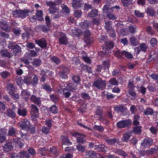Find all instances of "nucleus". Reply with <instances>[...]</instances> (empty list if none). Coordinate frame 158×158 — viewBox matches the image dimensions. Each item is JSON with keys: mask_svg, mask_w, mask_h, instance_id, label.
<instances>
[{"mask_svg": "<svg viewBox=\"0 0 158 158\" xmlns=\"http://www.w3.org/2000/svg\"><path fill=\"white\" fill-rule=\"evenodd\" d=\"M107 148L106 147L105 145L101 144L98 145L95 149L98 151H101L103 152H106V151Z\"/></svg>", "mask_w": 158, "mask_h": 158, "instance_id": "obj_31", "label": "nucleus"}, {"mask_svg": "<svg viewBox=\"0 0 158 158\" xmlns=\"http://www.w3.org/2000/svg\"><path fill=\"white\" fill-rule=\"evenodd\" d=\"M17 137L18 140L22 139L23 140L28 139L27 135V133L23 134L20 131H19V135H17Z\"/></svg>", "mask_w": 158, "mask_h": 158, "instance_id": "obj_23", "label": "nucleus"}, {"mask_svg": "<svg viewBox=\"0 0 158 158\" xmlns=\"http://www.w3.org/2000/svg\"><path fill=\"white\" fill-rule=\"evenodd\" d=\"M130 41L131 45L134 46H136L139 44V42L137 39L134 36L131 37L130 38Z\"/></svg>", "mask_w": 158, "mask_h": 158, "instance_id": "obj_28", "label": "nucleus"}, {"mask_svg": "<svg viewBox=\"0 0 158 158\" xmlns=\"http://www.w3.org/2000/svg\"><path fill=\"white\" fill-rule=\"evenodd\" d=\"M98 10L96 9L92 10L88 14L89 17L94 18L96 17L98 15Z\"/></svg>", "mask_w": 158, "mask_h": 158, "instance_id": "obj_39", "label": "nucleus"}, {"mask_svg": "<svg viewBox=\"0 0 158 158\" xmlns=\"http://www.w3.org/2000/svg\"><path fill=\"white\" fill-rule=\"evenodd\" d=\"M139 47L141 51L144 52H146L148 47L145 43H142L140 44Z\"/></svg>", "mask_w": 158, "mask_h": 158, "instance_id": "obj_51", "label": "nucleus"}, {"mask_svg": "<svg viewBox=\"0 0 158 158\" xmlns=\"http://www.w3.org/2000/svg\"><path fill=\"white\" fill-rule=\"evenodd\" d=\"M18 114L20 116L25 117L27 115V111L25 109H19L18 110Z\"/></svg>", "mask_w": 158, "mask_h": 158, "instance_id": "obj_33", "label": "nucleus"}, {"mask_svg": "<svg viewBox=\"0 0 158 158\" xmlns=\"http://www.w3.org/2000/svg\"><path fill=\"white\" fill-rule=\"evenodd\" d=\"M115 152L116 154L123 156L124 158L127 156L128 155V153L125 152L122 149H117L115 151Z\"/></svg>", "mask_w": 158, "mask_h": 158, "instance_id": "obj_21", "label": "nucleus"}, {"mask_svg": "<svg viewBox=\"0 0 158 158\" xmlns=\"http://www.w3.org/2000/svg\"><path fill=\"white\" fill-rule=\"evenodd\" d=\"M60 70L58 72V74L62 78L67 79L68 78V75L70 72L69 69L64 65H61L59 67Z\"/></svg>", "mask_w": 158, "mask_h": 158, "instance_id": "obj_2", "label": "nucleus"}, {"mask_svg": "<svg viewBox=\"0 0 158 158\" xmlns=\"http://www.w3.org/2000/svg\"><path fill=\"white\" fill-rule=\"evenodd\" d=\"M29 10H23L20 9L16 10L13 12V15L15 18H21L23 19L25 18L28 15Z\"/></svg>", "mask_w": 158, "mask_h": 158, "instance_id": "obj_1", "label": "nucleus"}, {"mask_svg": "<svg viewBox=\"0 0 158 158\" xmlns=\"http://www.w3.org/2000/svg\"><path fill=\"white\" fill-rule=\"evenodd\" d=\"M81 96L82 98L85 100L89 101L90 99V97L88 93H82L81 94Z\"/></svg>", "mask_w": 158, "mask_h": 158, "instance_id": "obj_43", "label": "nucleus"}, {"mask_svg": "<svg viewBox=\"0 0 158 158\" xmlns=\"http://www.w3.org/2000/svg\"><path fill=\"white\" fill-rule=\"evenodd\" d=\"M140 118L139 115H135L133 117V124L135 126H137L139 124V121Z\"/></svg>", "mask_w": 158, "mask_h": 158, "instance_id": "obj_30", "label": "nucleus"}, {"mask_svg": "<svg viewBox=\"0 0 158 158\" xmlns=\"http://www.w3.org/2000/svg\"><path fill=\"white\" fill-rule=\"evenodd\" d=\"M147 13L152 16H154L155 14V12L154 10L152 7H148L147 8Z\"/></svg>", "mask_w": 158, "mask_h": 158, "instance_id": "obj_47", "label": "nucleus"}, {"mask_svg": "<svg viewBox=\"0 0 158 158\" xmlns=\"http://www.w3.org/2000/svg\"><path fill=\"white\" fill-rule=\"evenodd\" d=\"M55 37L59 38V43L61 44H67L68 43V39L64 33L56 32L55 33Z\"/></svg>", "mask_w": 158, "mask_h": 158, "instance_id": "obj_3", "label": "nucleus"}, {"mask_svg": "<svg viewBox=\"0 0 158 158\" xmlns=\"http://www.w3.org/2000/svg\"><path fill=\"white\" fill-rule=\"evenodd\" d=\"M80 25L82 28L85 29L88 27L89 23L87 21L85 20L84 22L80 23Z\"/></svg>", "mask_w": 158, "mask_h": 158, "instance_id": "obj_50", "label": "nucleus"}, {"mask_svg": "<svg viewBox=\"0 0 158 158\" xmlns=\"http://www.w3.org/2000/svg\"><path fill=\"white\" fill-rule=\"evenodd\" d=\"M18 156H19L20 158H29L30 156L29 153L27 152L22 151L19 152L18 154Z\"/></svg>", "mask_w": 158, "mask_h": 158, "instance_id": "obj_24", "label": "nucleus"}, {"mask_svg": "<svg viewBox=\"0 0 158 158\" xmlns=\"http://www.w3.org/2000/svg\"><path fill=\"white\" fill-rule=\"evenodd\" d=\"M68 90L66 88H64L62 89L63 94L64 97L66 98H69L71 95V93L69 92H65V91Z\"/></svg>", "mask_w": 158, "mask_h": 158, "instance_id": "obj_54", "label": "nucleus"}, {"mask_svg": "<svg viewBox=\"0 0 158 158\" xmlns=\"http://www.w3.org/2000/svg\"><path fill=\"white\" fill-rule=\"evenodd\" d=\"M0 53L2 57H4L10 59L13 56V54L8 51L6 49H3L0 50Z\"/></svg>", "mask_w": 158, "mask_h": 158, "instance_id": "obj_12", "label": "nucleus"}, {"mask_svg": "<svg viewBox=\"0 0 158 158\" xmlns=\"http://www.w3.org/2000/svg\"><path fill=\"white\" fill-rule=\"evenodd\" d=\"M50 129L51 128L48 127L44 126L42 128L41 131L43 133L47 135L49 133Z\"/></svg>", "mask_w": 158, "mask_h": 158, "instance_id": "obj_55", "label": "nucleus"}, {"mask_svg": "<svg viewBox=\"0 0 158 158\" xmlns=\"http://www.w3.org/2000/svg\"><path fill=\"white\" fill-rule=\"evenodd\" d=\"M21 95L23 99L26 101H27L30 95V94L27 89H23L21 92Z\"/></svg>", "mask_w": 158, "mask_h": 158, "instance_id": "obj_16", "label": "nucleus"}, {"mask_svg": "<svg viewBox=\"0 0 158 158\" xmlns=\"http://www.w3.org/2000/svg\"><path fill=\"white\" fill-rule=\"evenodd\" d=\"M82 0H73L72 6L74 8L77 9L80 7L82 5Z\"/></svg>", "mask_w": 158, "mask_h": 158, "instance_id": "obj_20", "label": "nucleus"}, {"mask_svg": "<svg viewBox=\"0 0 158 158\" xmlns=\"http://www.w3.org/2000/svg\"><path fill=\"white\" fill-rule=\"evenodd\" d=\"M38 77L37 75H34V77L33 78L32 81V83H31L32 84L34 85V86H35L38 83Z\"/></svg>", "mask_w": 158, "mask_h": 158, "instance_id": "obj_61", "label": "nucleus"}, {"mask_svg": "<svg viewBox=\"0 0 158 158\" xmlns=\"http://www.w3.org/2000/svg\"><path fill=\"white\" fill-rule=\"evenodd\" d=\"M131 136V135L128 133H125L123 135L122 140L123 142H127L129 140Z\"/></svg>", "mask_w": 158, "mask_h": 158, "instance_id": "obj_42", "label": "nucleus"}, {"mask_svg": "<svg viewBox=\"0 0 158 158\" xmlns=\"http://www.w3.org/2000/svg\"><path fill=\"white\" fill-rule=\"evenodd\" d=\"M106 16L108 18L111 20H114L117 19L116 16L111 13L110 12L107 14Z\"/></svg>", "mask_w": 158, "mask_h": 158, "instance_id": "obj_62", "label": "nucleus"}, {"mask_svg": "<svg viewBox=\"0 0 158 158\" xmlns=\"http://www.w3.org/2000/svg\"><path fill=\"white\" fill-rule=\"evenodd\" d=\"M72 79L73 81L77 85L80 84L81 79L80 77L78 75H74L72 77Z\"/></svg>", "mask_w": 158, "mask_h": 158, "instance_id": "obj_38", "label": "nucleus"}, {"mask_svg": "<svg viewBox=\"0 0 158 158\" xmlns=\"http://www.w3.org/2000/svg\"><path fill=\"white\" fill-rule=\"evenodd\" d=\"M42 89L47 92H51L52 91L51 86L47 83H45L42 85Z\"/></svg>", "mask_w": 158, "mask_h": 158, "instance_id": "obj_32", "label": "nucleus"}, {"mask_svg": "<svg viewBox=\"0 0 158 158\" xmlns=\"http://www.w3.org/2000/svg\"><path fill=\"white\" fill-rule=\"evenodd\" d=\"M35 43L42 48H44L47 47V44L44 38H43L39 40H35Z\"/></svg>", "mask_w": 158, "mask_h": 158, "instance_id": "obj_13", "label": "nucleus"}, {"mask_svg": "<svg viewBox=\"0 0 158 158\" xmlns=\"http://www.w3.org/2000/svg\"><path fill=\"white\" fill-rule=\"evenodd\" d=\"M86 154L89 157V158H94L96 156V152L92 151L87 152H86Z\"/></svg>", "mask_w": 158, "mask_h": 158, "instance_id": "obj_40", "label": "nucleus"}, {"mask_svg": "<svg viewBox=\"0 0 158 158\" xmlns=\"http://www.w3.org/2000/svg\"><path fill=\"white\" fill-rule=\"evenodd\" d=\"M72 32L74 35L77 37L80 36L82 33L81 30L78 28H75L72 30Z\"/></svg>", "mask_w": 158, "mask_h": 158, "instance_id": "obj_26", "label": "nucleus"}, {"mask_svg": "<svg viewBox=\"0 0 158 158\" xmlns=\"http://www.w3.org/2000/svg\"><path fill=\"white\" fill-rule=\"evenodd\" d=\"M106 45L107 47V49L110 50V49L113 48L114 46V43L113 41H106L105 42Z\"/></svg>", "mask_w": 158, "mask_h": 158, "instance_id": "obj_49", "label": "nucleus"}, {"mask_svg": "<svg viewBox=\"0 0 158 158\" xmlns=\"http://www.w3.org/2000/svg\"><path fill=\"white\" fill-rule=\"evenodd\" d=\"M31 114L33 120L38 117L39 110L37 107L35 105H31Z\"/></svg>", "mask_w": 158, "mask_h": 158, "instance_id": "obj_7", "label": "nucleus"}, {"mask_svg": "<svg viewBox=\"0 0 158 158\" xmlns=\"http://www.w3.org/2000/svg\"><path fill=\"white\" fill-rule=\"evenodd\" d=\"M10 73L7 71H4L0 74L2 77L3 79H5L10 75Z\"/></svg>", "mask_w": 158, "mask_h": 158, "instance_id": "obj_63", "label": "nucleus"}, {"mask_svg": "<svg viewBox=\"0 0 158 158\" xmlns=\"http://www.w3.org/2000/svg\"><path fill=\"white\" fill-rule=\"evenodd\" d=\"M0 28L6 32H9L10 30L7 22L4 20L0 21Z\"/></svg>", "mask_w": 158, "mask_h": 158, "instance_id": "obj_11", "label": "nucleus"}, {"mask_svg": "<svg viewBox=\"0 0 158 158\" xmlns=\"http://www.w3.org/2000/svg\"><path fill=\"white\" fill-rule=\"evenodd\" d=\"M153 142V140L151 138L147 137L143 139L141 145L144 148H148L152 145Z\"/></svg>", "mask_w": 158, "mask_h": 158, "instance_id": "obj_8", "label": "nucleus"}, {"mask_svg": "<svg viewBox=\"0 0 158 158\" xmlns=\"http://www.w3.org/2000/svg\"><path fill=\"white\" fill-rule=\"evenodd\" d=\"M84 40L85 42L87 45L90 44L91 42L90 40V37L91 33L90 31L86 29L84 32Z\"/></svg>", "mask_w": 158, "mask_h": 158, "instance_id": "obj_10", "label": "nucleus"}, {"mask_svg": "<svg viewBox=\"0 0 158 158\" xmlns=\"http://www.w3.org/2000/svg\"><path fill=\"white\" fill-rule=\"evenodd\" d=\"M123 56L128 59H131L133 57V56L130 53L125 51H123Z\"/></svg>", "mask_w": 158, "mask_h": 158, "instance_id": "obj_58", "label": "nucleus"}, {"mask_svg": "<svg viewBox=\"0 0 158 158\" xmlns=\"http://www.w3.org/2000/svg\"><path fill=\"white\" fill-rule=\"evenodd\" d=\"M49 11L50 13L53 14L57 12H59V9L58 8L56 7L55 6H51L49 9Z\"/></svg>", "mask_w": 158, "mask_h": 158, "instance_id": "obj_41", "label": "nucleus"}, {"mask_svg": "<svg viewBox=\"0 0 158 158\" xmlns=\"http://www.w3.org/2000/svg\"><path fill=\"white\" fill-rule=\"evenodd\" d=\"M23 82L27 84H30L32 83L31 78L30 77L26 76L24 77Z\"/></svg>", "mask_w": 158, "mask_h": 158, "instance_id": "obj_46", "label": "nucleus"}, {"mask_svg": "<svg viewBox=\"0 0 158 158\" xmlns=\"http://www.w3.org/2000/svg\"><path fill=\"white\" fill-rule=\"evenodd\" d=\"M93 85L94 87L102 90L105 88L106 82L105 81L103 80L102 79H99L95 81L93 83Z\"/></svg>", "mask_w": 158, "mask_h": 158, "instance_id": "obj_5", "label": "nucleus"}, {"mask_svg": "<svg viewBox=\"0 0 158 158\" xmlns=\"http://www.w3.org/2000/svg\"><path fill=\"white\" fill-rule=\"evenodd\" d=\"M49 152L55 156H57L59 155V152L57 149L55 147L51 148Z\"/></svg>", "mask_w": 158, "mask_h": 158, "instance_id": "obj_29", "label": "nucleus"}, {"mask_svg": "<svg viewBox=\"0 0 158 158\" xmlns=\"http://www.w3.org/2000/svg\"><path fill=\"white\" fill-rule=\"evenodd\" d=\"M41 63V61L39 59L35 58L34 59L32 64L34 66L38 67L40 65Z\"/></svg>", "mask_w": 158, "mask_h": 158, "instance_id": "obj_37", "label": "nucleus"}, {"mask_svg": "<svg viewBox=\"0 0 158 158\" xmlns=\"http://www.w3.org/2000/svg\"><path fill=\"white\" fill-rule=\"evenodd\" d=\"M155 148H151L150 150H148L145 151V153L147 155H152L156 151Z\"/></svg>", "mask_w": 158, "mask_h": 158, "instance_id": "obj_53", "label": "nucleus"}, {"mask_svg": "<svg viewBox=\"0 0 158 158\" xmlns=\"http://www.w3.org/2000/svg\"><path fill=\"white\" fill-rule=\"evenodd\" d=\"M144 114L146 115H152L154 113L153 110L150 108H147L146 110L144 112Z\"/></svg>", "mask_w": 158, "mask_h": 158, "instance_id": "obj_52", "label": "nucleus"}, {"mask_svg": "<svg viewBox=\"0 0 158 158\" xmlns=\"http://www.w3.org/2000/svg\"><path fill=\"white\" fill-rule=\"evenodd\" d=\"M123 51L121 52L118 50L115 52L114 53L115 56L118 58H122L123 56Z\"/></svg>", "mask_w": 158, "mask_h": 158, "instance_id": "obj_45", "label": "nucleus"}, {"mask_svg": "<svg viewBox=\"0 0 158 158\" xmlns=\"http://www.w3.org/2000/svg\"><path fill=\"white\" fill-rule=\"evenodd\" d=\"M51 59L56 64H59L61 61L60 59L56 56H53L51 58Z\"/></svg>", "mask_w": 158, "mask_h": 158, "instance_id": "obj_56", "label": "nucleus"}, {"mask_svg": "<svg viewBox=\"0 0 158 158\" xmlns=\"http://www.w3.org/2000/svg\"><path fill=\"white\" fill-rule=\"evenodd\" d=\"M114 109L118 113L120 112L123 113L127 110V108L123 105H120L114 106Z\"/></svg>", "mask_w": 158, "mask_h": 158, "instance_id": "obj_17", "label": "nucleus"}, {"mask_svg": "<svg viewBox=\"0 0 158 158\" xmlns=\"http://www.w3.org/2000/svg\"><path fill=\"white\" fill-rule=\"evenodd\" d=\"M13 148L12 142L10 140L6 141L4 145L2 147L3 151L5 152H9L12 151Z\"/></svg>", "mask_w": 158, "mask_h": 158, "instance_id": "obj_9", "label": "nucleus"}, {"mask_svg": "<svg viewBox=\"0 0 158 158\" xmlns=\"http://www.w3.org/2000/svg\"><path fill=\"white\" fill-rule=\"evenodd\" d=\"M105 141L110 145H114L117 142L115 139H107L105 140Z\"/></svg>", "mask_w": 158, "mask_h": 158, "instance_id": "obj_36", "label": "nucleus"}, {"mask_svg": "<svg viewBox=\"0 0 158 158\" xmlns=\"http://www.w3.org/2000/svg\"><path fill=\"white\" fill-rule=\"evenodd\" d=\"M93 129L94 130L101 132H102L104 131V127L101 125L98 126L95 125L93 127Z\"/></svg>", "mask_w": 158, "mask_h": 158, "instance_id": "obj_44", "label": "nucleus"}, {"mask_svg": "<svg viewBox=\"0 0 158 158\" xmlns=\"http://www.w3.org/2000/svg\"><path fill=\"white\" fill-rule=\"evenodd\" d=\"M111 52L110 50L106 49L105 52L100 51L98 52V55L102 57H108L110 55Z\"/></svg>", "mask_w": 158, "mask_h": 158, "instance_id": "obj_18", "label": "nucleus"}, {"mask_svg": "<svg viewBox=\"0 0 158 158\" xmlns=\"http://www.w3.org/2000/svg\"><path fill=\"white\" fill-rule=\"evenodd\" d=\"M6 112L7 116L9 117L14 118L16 116L15 112L12 109H7Z\"/></svg>", "mask_w": 158, "mask_h": 158, "instance_id": "obj_27", "label": "nucleus"}, {"mask_svg": "<svg viewBox=\"0 0 158 158\" xmlns=\"http://www.w3.org/2000/svg\"><path fill=\"white\" fill-rule=\"evenodd\" d=\"M14 48L13 49L14 50L13 52L15 56L21 52V48L18 45L16 44L14 47Z\"/></svg>", "mask_w": 158, "mask_h": 158, "instance_id": "obj_34", "label": "nucleus"}, {"mask_svg": "<svg viewBox=\"0 0 158 158\" xmlns=\"http://www.w3.org/2000/svg\"><path fill=\"white\" fill-rule=\"evenodd\" d=\"M105 28L108 31L112 30L113 29L111 27V22L110 21L106 22Z\"/></svg>", "mask_w": 158, "mask_h": 158, "instance_id": "obj_48", "label": "nucleus"}, {"mask_svg": "<svg viewBox=\"0 0 158 158\" xmlns=\"http://www.w3.org/2000/svg\"><path fill=\"white\" fill-rule=\"evenodd\" d=\"M60 138L62 145H70L72 144V143L69 140L67 136L61 135Z\"/></svg>", "mask_w": 158, "mask_h": 158, "instance_id": "obj_15", "label": "nucleus"}, {"mask_svg": "<svg viewBox=\"0 0 158 158\" xmlns=\"http://www.w3.org/2000/svg\"><path fill=\"white\" fill-rule=\"evenodd\" d=\"M133 0H121V2L125 7H127L131 3Z\"/></svg>", "mask_w": 158, "mask_h": 158, "instance_id": "obj_57", "label": "nucleus"}, {"mask_svg": "<svg viewBox=\"0 0 158 158\" xmlns=\"http://www.w3.org/2000/svg\"><path fill=\"white\" fill-rule=\"evenodd\" d=\"M19 135V132L16 133L15 128L12 127L10 128L9 129L7 135L12 137H16Z\"/></svg>", "mask_w": 158, "mask_h": 158, "instance_id": "obj_19", "label": "nucleus"}, {"mask_svg": "<svg viewBox=\"0 0 158 158\" xmlns=\"http://www.w3.org/2000/svg\"><path fill=\"white\" fill-rule=\"evenodd\" d=\"M43 11L42 10H37L36 14L37 18V19L40 21H42L43 20Z\"/></svg>", "mask_w": 158, "mask_h": 158, "instance_id": "obj_35", "label": "nucleus"}, {"mask_svg": "<svg viewBox=\"0 0 158 158\" xmlns=\"http://www.w3.org/2000/svg\"><path fill=\"white\" fill-rule=\"evenodd\" d=\"M131 121L130 119L122 120L118 122L116 126L118 128H123L130 127L131 125Z\"/></svg>", "mask_w": 158, "mask_h": 158, "instance_id": "obj_4", "label": "nucleus"}, {"mask_svg": "<svg viewBox=\"0 0 158 158\" xmlns=\"http://www.w3.org/2000/svg\"><path fill=\"white\" fill-rule=\"evenodd\" d=\"M103 110L101 107L100 106H97L96 110V114L97 115H102Z\"/></svg>", "mask_w": 158, "mask_h": 158, "instance_id": "obj_60", "label": "nucleus"}, {"mask_svg": "<svg viewBox=\"0 0 158 158\" xmlns=\"http://www.w3.org/2000/svg\"><path fill=\"white\" fill-rule=\"evenodd\" d=\"M109 82L112 85H118V81L115 78H113L110 79L109 81Z\"/></svg>", "mask_w": 158, "mask_h": 158, "instance_id": "obj_59", "label": "nucleus"}, {"mask_svg": "<svg viewBox=\"0 0 158 158\" xmlns=\"http://www.w3.org/2000/svg\"><path fill=\"white\" fill-rule=\"evenodd\" d=\"M19 126L23 130L28 131L30 128V123L29 121L27 119H24L19 122Z\"/></svg>", "mask_w": 158, "mask_h": 158, "instance_id": "obj_6", "label": "nucleus"}, {"mask_svg": "<svg viewBox=\"0 0 158 158\" xmlns=\"http://www.w3.org/2000/svg\"><path fill=\"white\" fill-rule=\"evenodd\" d=\"M50 111L53 114H56L57 113L58 109L57 107L55 105H53L51 106L50 108Z\"/></svg>", "mask_w": 158, "mask_h": 158, "instance_id": "obj_64", "label": "nucleus"}, {"mask_svg": "<svg viewBox=\"0 0 158 158\" xmlns=\"http://www.w3.org/2000/svg\"><path fill=\"white\" fill-rule=\"evenodd\" d=\"M142 127L141 126H136L133 127L132 129V132L135 134L140 135L142 132Z\"/></svg>", "mask_w": 158, "mask_h": 158, "instance_id": "obj_25", "label": "nucleus"}, {"mask_svg": "<svg viewBox=\"0 0 158 158\" xmlns=\"http://www.w3.org/2000/svg\"><path fill=\"white\" fill-rule=\"evenodd\" d=\"M30 99L31 102L37 105H39L41 103V101L40 98L39 97H37L34 95H32L31 96Z\"/></svg>", "mask_w": 158, "mask_h": 158, "instance_id": "obj_22", "label": "nucleus"}, {"mask_svg": "<svg viewBox=\"0 0 158 158\" xmlns=\"http://www.w3.org/2000/svg\"><path fill=\"white\" fill-rule=\"evenodd\" d=\"M65 88L69 91L74 92L77 90V85L73 83L70 82L67 83L66 86Z\"/></svg>", "mask_w": 158, "mask_h": 158, "instance_id": "obj_14", "label": "nucleus"}]
</instances>
